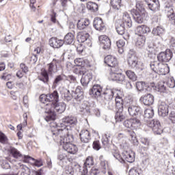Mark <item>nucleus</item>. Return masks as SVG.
I'll use <instances>...</instances> for the list:
<instances>
[{
	"instance_id": "obj_41",
	"label": "nucleus",
	"mask_w": 175,
	"mask_h": 175,
	"mask_svg": "<svg viewBox=\"0 0 175 175\" xmlns=\"http://www.w3.org/2000/svg\"><path fill=\"white\" fill-rule=\"evenodd\" d=\"M165 32V29L163 27H157L156 28H154L152 33L153 35H155L156 36H161V35H163V33Z\"/></svg>"
},
{
	"instance_id": "obj_39",
	"label": "nucleus",
	"mask_w": 175,
	"mask_h": 175,
	"mask_svg": "<svg viewBox=\"0 0 175 175\" xmlns=\"http://www.w3.org/2000/svg\"><path fill=\"white\" fill-rule=\"evenodd\" d=\"M135 44L137 47H143L146 44V37L143 36H139L137 38Z\"/></svg>"
},
{
	"instance_id": "obj_14",
	"label": "nucleus",
	"mask_w": 175,
	"mask_h": 175,
	"mask_svg": "<svg viewBox=\"0 0 175 175\" xmlns=\"http://www.w3.org/2000/svg\"><path fill=\"white\" fill-rule=\"evenodd\" d=\"M135 32L139 35V36H143V35L150 33V32H151V29L147 25H141L136 27Z\"/></svg>"
},
{
	"instance_id": "obj_27",
	"label": "nucleus",
	"mask_w": 175,
	"mask_h": 175,
	"mask_svg": "<svg viewBox=\"0 0 175 175\" xmlns=\"http://www.w3.org/2000/svg\"><path fill=\"white\" fill-rule=\"evenodd\" d=\"M104 95H110L111 98L114 96V95H116V98H122V92L119 90H108L107 92L103 93Z\"/></svg>"
},
{
	"instance_id": "obj_8",
	"label": "nucleus",
	"mask_w": 175,
	"mask_h": 175,
	"mask_svg": "<svg viewBox=\"0 0 175 175\" xmlns=\"http://www.w3.org/2000/svg\"><path fill=\"white\" fill-rule=\"evenodd\" d=\"M173 57V52L170 49H166L165 51L160 53L157 55V59L160 62H169Z\"/></svg>"
},
{
	"instance_id": "obj_15",
	"label": "nucleus",
	"mask_w": 175,
	"mask_h": 175,
	"mask_svg": "<svg viewBox=\"0 0 175 175\" xmlns=\"http://www.w3.org/2000/svg\"><path fill=\"white\" fill-rule=\"evenodd\" d=\"M139 100L146 106H150L154 103V96L151 95V94H148L142 96Z\"/></svg>"
},
{
	"instance_id": "obj_9",
	"label": "nucleus",
	"mask_w": 175,
	"mask_h": 175,
	"mask_svg": "<svg viewBox=\"0 0 175 175\" xmlns=\"http://www.w3.org/2000/svg\"><path fill=\"white\" fill-rule=\"evenodd\" d=\"M77 40L79 43H84L87 44L88 47L92 46L91 40H90V34L85 33V32H79L77 36Z\"/></svg>"
},
{
	"instance_id": "obj_37",
	"label": "nucleus",
	"mask_w": 175,
	"mask_h": 175,
	"mask_svg": "<svg viewBox=\"0 0 175 175\" xmlns=\"http://www.w3.org/2000/svg\"><path fill=\"white\" fill-rule=\"evenodd\" d=\"M116 108L118 111L124 110V100L122 98H116Z\"/></svg>"
},
{
	"instance_id": "obj_30",
	"label": "nucleus",
	"mask_w": 175,
	"mask_h": 175,
	"mask_svg": "<svg viewBox=\"0 0 175 175\" xmlns=\"http://www.w3.org/2000/svg\"><path fill=\"white\" fill-rule=\"evenodd\" d=\"M157 73L162 75H167L169 73V67L166 64H160Z\"/></svg>"
},
{
	"instance_id": "obj_48",
	"label": "nucleus",
	"mask_w": 175,
	"mask_h": 175,
	"mask_svg": "<svg viewBox=\"0 0 175 175\" xmlns=\"http://www.w3.org/2000/svg\"><path fill=\"white\" fill-rule=\"evenodd\" d=\"M130 140L133 146H139V141L136 137V133L131 132L130 134Z\"/></svg>"
},
{
	"instance_id": "obj_32",
	"label": "nucleus",
	"mask_w": 175,
	"mask_h": 175,
	"mask_svg": "<svg viewBox=\"0 0 175 175\" xmlns=\"http://www.w3.org/2000/svg\"><path fill=\"white\" fill-rule=\"evenodd\" d=\"M94 165V157L89 156L87 157L85 162L84 163V173H88V170L87 167H91Z\"/></svg>"
},
{
	"instance_id": "obj_59",
	"label": "nucleus",
	"mask_w": 175,
	"mask_h": 175,
	"mask_svg": "<svg viewBox=\"0 0 175 175\" xmlns=\"http://www.w3.org/2000/svg\"><path fill=\"white\" fill-rule=\"evenodd\" d=\"M72 93L70 94V92L69 90H66L64 93V98L67 100H70L72 99Z\"/></svg>"
},
{
	"instance_id": "obj_6",
	"label": "nucleus",
	"mask_w": 175,
	"mask_h": 175,
	"mask_svg": "<svg viewBox=\"0 0 175 175\" xmlns=\"http://www.w3.org/2000/svg\"><path fill=\"white\" fill-rule=\"evenodd\" d=\"M148 126L150 128H152L154 133L155 135H161L162 132H163V129H162V126H161V122H159V120L157 119H154L152 120H149L147 124Z\"/></svg>"
},
{
	"instance_id": "obj_61",
	"label": "nucleus",
	"mask_w": 175,
	"mask_h": 175,
	"mask_svg": "<svg viewBox=\"0 0 175 175\" xmlns=\"http://www.w3.org/2000/svg\"><path fill=\"white\" fill-rule=\"evenodd\" d=\"M124 125L126 128H129V129H132V120L131 119L127 120L124 121Z\"/></svg>"
},
{
	"instance_id": "obj_50",
	"label": "nucleus",
	"mask_w": 175,
	"mask_h": 175,
	"mask_svg": "<svg viewBox=\"0 0 175 175\" xmlns=\"http://www.w3.org/2000/svg\"><path fill=\"white\" fill-rule=\"evenodd\" d=\"M41 76H42L43 78H40V80H41V81H43L44 83H48L49 74L47 73V71H46V70H42Z\"/></svg>"
},
{
	"instance_id": "obj_20",
	"label": "nucleus",
	"mask_w": 175,
	"mask_h": 175,
	"mask_svg": "<svg viewBox=\"0 0 175 175\" xmlns=\"http://www.w3.org/2000/svg\"><path fill=\"white\" fill-rule=\"evenodd\" d=\"M23 161V162H25V163H31V162L33 161L32 163L34 165V166H36L37 167H40V166H43V163L42 162V161L35 160V159L29 156H24Z\"/></svg>"
},
{
	"instance_id": "obj_3",
	"label": "nucleus",
	"mask_w": 175,
	"mask_h": 175,
	"mask_svg": "<svg viewBox=\"0 0 175 175\" xmlns=\"http://www.w3.org/2000/svg\"><path fill=\"white\" fill-rule=\"evenodd\" d=\"M45 113L49 115L46 116L45 120L46 122H50V121H55L56 118L55 115V103L49 102L44 106Z\"/></svg>"
},
{
	"instance_id": "obj_35",
	"label": "nucleus",
	"mask_w": 175,
	"mask_h": 175,
	"mask_svg": "<svg viewBox=\"0 0 175 175\" xmlns=\"http://www.w3.org/2000/svg\"><path fill=\"white\" fill-rule=\"evenodd\" d=\"M66 109V105H65L64 103H60L58 104V103H55V110L57 111V113H59V114L64 113L65 110Z\"/></svg>"
},
{
	"instance_id": "obj_52",
	"label": "nucleus",
	"mask_w": 175,
	"mask_h": 175,
	"mask_svg": "<svg viewBox=\"0 0 175 175\" xmlns=\"http://www.w3.org/2000/svg\"><path fill=\"white\" fill-rule=\"evenodd\" d=\"M159 63L158 62H152L150 63V68L154 73H157L158 68H159Z\"/></svg>"
},
{
	"instance_id": "obj_57",
	"label": "nucleus",
	"mask_w": 175,
	"mask_h": 175,
	"mask_svg": "<svg viewBox=\"0 0 175 175\" xmlns=\"http://www.w3.org/2000/svg\"><path fill=\"white\" fill-rule=\"evenodd\" d=\"M48 72L51 75H52V73L55 72V68L54 66V63H50L49 64H48Z\"/></svg>"
},
{
	"instance_id": "obj_63",
	"label": "nucleus",
	"mask_w": 175,
	"mask_h": 175,
	"mask_svg": "<svg viewBox=\"0 0 175 175\" xmlns=\"http://www.w3.org/2000/svg\"><path fill=\"white\" fill-rule=\"evenodd\" d=\"M167 174L175 175V167H172L167 170Z\"/></svg>"
},
{
	"instance_id": "obj_46",
	"label": "nucleus",
	"mask_w": 175,
	"mask_h": 175,
	"mask_svg": "<svg viewBox=\"0 0 175 175\" xmlns=\"http://www.w3.org/2000/svg\"><path fill=\"white\" fill-rule=\"evenodd\" d=\"M87 9L92 12H96L98 10V4L96 3L89 1L87 3Z\"/></svg>"
},
{
	"instance_id": "obj_44",
	"label": "nucleus",
	"mask_w": 175,
	"mask_h": 175,
	"mask_svg": "<svg viewBox=\"0 0 175 175\" xmlns=\"http://www.w3.org/2000/svg\"><path fill=\"white\" fill-rule=\"evenodd\" d=\"M144 118H152L154 117V109L148 108L144 111Z\"/></svg>"
},
{
	"instance_id": "obj_45",
	"label": "nucleus",
	"mask_w": 175,
	"mask_h": 175,
	"mask_svg": "<svg viewBox=\"0 0 175 175\" xmlns=\"http://www.w3.org/2000/svg\"><path fill=\"white\" fill-rule=\"evenodd\" d=\"M126 75L132 81H136L137 80V75L132 70L126 71Z\"/></svg>"
},
{
	"instance_id": "obj_23",
	"label": "nucleus",
	"mask_w": 175,
	"mask_h": 175,
	"mask_svg": "<svg viewBox=\"0 0 175 175\" xmlns=\"http://www.w3.org/2000/svg\"><path fill=\"white\" fill-rule=\"evenodd\" d=\"M58 160L59 161V165L62 166H66V163H70V159L65 153H60L58 156Z\"/></svg>"
},
{
	"instance_id": "obj_56",
	"label": "nucleus",
	"mask_w": 175,
	"mask_h": 175,
	"mask_svg": "<svg viewBox=\"0 0 175 175\" xmlns=\"http://www.w3.org/2000/svg\"><path fill=\"white\" fill-rule=\"evenodd\" d=\"M8 142V137L5 134L0 131V143L5 144V143Z\"/></svg>"
},
{
	"instance_id": "obj_34",
	"label": "nucleus",
	"mask_w": 175,
	"mask_h": 175,
	"mask_svg": "<svg viewBox=\"0 0 175 175\" xmlns=\"http://www.w3.org/2000/svg\"><path fill=\"white\" fill-rule=\"evenodd\" d=\"M66 44H72L75 42V34L72 33H68L64 36V40H63Z\"/></svg>"
},
{
	"instance_id": "obj_17",
	"label": "nucleus",
	"mask_w": 175,
	"mask_h": 175,
	"mask_svg": "<svg viewBox=\"0 0 175 175\" xmlns=\"http://www.w3.org/2000/svg\"><path fill=\"white\" fill-rule=\"evenodd\" d=\"M149 9L152 12H157L159 10V1L158 0H145Z\"/></svg>"
},
{
	"instance_id": "obj_53",
	"label": "nucleus",
	"mask_w": 175,
	"mask_h": 175,
	"mask_svg": "<svg viewBox=\"0 0 175 175\" xmlns=\"http://www.w3.org/2000/svg\"><path fill=\"white\" fill-rule=\"evenodd\" d=\"M75 172L73 171V167L71 165L66 166L65 174L66 175H73Z\"/></svg>"
},
{
	"instance_id": "obj_26",
	"label": "nucleus",
	"mask_w": 175,
	"mask_h": 175,
	"mask_svg": "<svg viewBox=\"0 0 175 175\" xmlns=\"http://www.w3.org/2000/svg\"><path fill=\"white\" fill-rule=\"evenodd\" d=\"M90 25V20L87 18H81L78 21L77 23V28L78 29H85V28H87Z\"/></svg>"
},
{
	"instance_id": "obj_13",
	"label": "nucleus",
	"mask_w": 175,
	"mask_h": 175,
	"mask_svg": "<svg viewBox=\"0 0 175 175\" xmlns=\"http://www.w3.org/2000/svg\"><path fill=\"white\" fill-rule=\"evenodd\" d=\"M158 113L161 117H167L169 115V105L166 103H161L158 107Z\"/></svg>"
},
{
	"instance_id": "obj_40",
	"label": "nucleus",
	"mask_w": 175,
	"mask_h": 175,
	"mask_svg": "<svg viewBox=\"0 0 175 175\" xmlns=\"http://www.w3.org/2000/svg\"><path fill=\"white\" fill-rule=\"evenodd\" d=\"M10 154L14 157V158H16V159H18L20 158H23V154L15 148H11L10 150Z\"/></svg>"
},
{
	"instance_id": "obj_24",
	"label": "nucleus",
	"mask_w": 175,
	"mask_h": 175,
	"mask_svg": "<svg viewBox=\"0 0 175 175\" xmlns=\"http://www.w3.org/2000/svg\"><path fill=\"white\" fill-rule=\"evenodd\" d=\"M123 161L132 163L135 161V154L132 152H124L123 153Z\"/></svg>"
},
{
	"instance_id": "obj_38",
	"label": "nucleus",
	"mask_w": 175,
	"mask_h": 175,
	"mask_svg": "<svg viewBox=\"0 0 175 175\" xmlns=\"http://www.w3.org/2000/svg\"><path fill=\"white\" fill-rule=\"evenodd\" d=\"M124 110L117 111L115 119L116 122H121V121H124L125 120V114L123 112Z\"/></svg>"
},
{
	"instance_id": "obj_62",
	"label": "nucleus",
	"mask_w": 175,
	"mask_h": 175,
	"mask_svg": "<svg viewBox=\"0 0 175 175\" xmlns=\"http://www.w3.org/2000/svg\"><path fill=\"white\" fill-rule=\"evenodd\" d=\"M116 44H117L118 49H121L125 46V41L124 40H119L116 42Z\"/></svg>"
},
{
	"instance_id": "obj_2",
	"label": "nucleus",
	"mask_w": 175,
	"mask_h": 175,
	"mask_svg": "<svg viewBox=\"0 0 175 175\" xmlns=\"http://www.w3.org/2000/svg\"><path fill=\"white\" fill-rule=\"evenodd\" d=\"M136 8L137 10L133 11V19L137 24H142L146 16H147V12L143 8V5L140 4L139 2L137 3Z\"/></svg>"
},
{
	"instance_id": "obj_42",
	"label": "nucleus",
	"mask_w": 175,
	"mask_h": 175,
	"mask_svg": "<svg viewBox=\"0 0 175 175\" xmlns=\"http://www.w3.org/2000/svg\"><path fill=\"white\" fill-rule=\"evenodd\" d=\"M111 5L115 10L121 9V0H111Z\"/></svg>"
},
{
	"instance_id": "obj_4",
	"label": "nucleus",
	"mask_w": 175,
	"mask_h": 175,
	"mask_svg": "<svg viewBox=\"0 0 175 175\" xmlns=\"http://www.w3.org/2000/svg\"><path fill=\"white\" fill-rule=\"evenodd\" d=\"M76 124H77V118H76V117L66 116L62 119V122L59 126L61 129H68V131H72V128H70L69 126H75Z\"/></svg>"
},
{
	"instance_id": "obj_31",
	"label": "nucleus",
	"mask_w": 175,
	"mask_h": 175,
	"mask_svg": "<svg viewBox=\"0 0 175 175\" xmlns=\"http://www.w3.org/2000/svg\"><path fill=\"white\" fill-rule=\"evenodd\" d=\"M128 111L130 116H137L140 113V107L136 105H130L128 107Z\"/></svg>"
},
{
	"instance_id": "obj_60",
	"label": "nucleus",
	"mask_w": 175,
	"mask_h": 175,
	"mask_svg": "<svg viewBox=\"0 0 175 175\" xmlns=\"http://www.w3.org/2000/svg\"><path fill=\"white\" fill-rule=\"evenodd\" d=\"M84 62V59L81 58H77L75 59V64L77 66H81Z\"/></svg>"
},
{
	"instance_id": "obj_21",
	"label": "nucleus",
	"mask_w": 175,
	"mask_h": 175,
	"mask_svg": "<svg viewBox=\"0 0 175 175\" xmlns=\"http://www.w3.org/2000/svg\"><path fill=\"white\" fill-rule=\"evenodd\" d=\"M91 80H92V73L85 72V74H83L81 79V83L83 87H87Z\"/></svg>"
},
{
	"instance_id": "obj_58",
	"label": "nucleus",
	"mask_w": 175,
	"mask_h": 175,
	"mask_svg": "<svg viewBox=\"0 0 175 175\" xmlns=\"http://www.w3.org/2000/svg\"><path fill=\"white\" fill-rule=\"evenodd\" d=\"M168 120L172 122V124H175V112L174 111H172L169 116H168Z\"/></svg>"
},
{
	"instance_id": "obj_55",
	"label": "nucleus",
	"mask_w": 175,
	"mask_h": 175,
	"mask_svg": "<svg viewBox=\"0 0 175 175\" xmlns=\"http://www.w3.org/2000/svg\"><path fill=\"white\" fill-rule=\"evenodd\" d=\"M168 87L170 88H174L175 87V81H174V78L172 77V78H170L167 81V83Z\"/></svg>"
},
{
	"instance_id": "obj_18",
	"label": "nucleus",
	"mask_w": 175,
	"mask_h": 175,
	"mask_svg": "<svg viewBox=\"0 0 175 175\" xmlns=\"http://www.w3.org/2000/svg\"><path fill=\"white\" fill-rule=\"evenodd\" d=\"M64 40H59L57 38H51L49 40V44L53 49H59V47H62L64 46Z\"/></svg>"
},
{
	"instance_id": "obj_11",
	"label": "nucleus",
	"mask_w": 175,
	"mask_h": 175,
	"mask_svg": "<svg viewBox=\"0 0 175 175\" xmlns=\"http://www.w3.org/2000/svg\"><path fill=\"white\" fill-rule=\"evenodd\" d=\"M109 77L113 81H118V83H125V75L122 72H118L116 71H111L109 73Z\"/></svg>"
},
{
	"instance_id": "obj_33",
	"label": "nucleus",
	"mask_w": 175,
	"mask_h": 175,
	"mask_svg": "<svg viewBox=\"0 0 175 175\" xmlns=\"http://www.w3.org/2000/svg\"><path fill=\"white\" fill-rule=\"evenodd\" d=\"M167 17L175 25V14L173 8L168 7L165 9Z\"/></svg>"
},
{
	"instance_id": "obj_29",
	"label": "nucleus",
	"mask_w": 175,
	"mask_h": 175,
	"mask_svg": "<svg viewBox=\"0 0 175 175\" xmlns=\"http://www.w3.org/2000/svg\"><path fill=\"white\" fill-rule=\"evenodd\" d=\"M17 169H20L21 170V175H29L31 174V170L29 167H27L26 165H21V163H18L16 165Z\"/></svg>"
},
{
	"instance_id": "obj_16",
	"label": "nucleus",
	"mask_w": 175,
	"mask_h": 175,
	"mask_svg": "<svg viewBox=\"0 0 175 175\" xmlns=\"http://www.w3.org/2000/svg\"><path fill=\"white\" fill-rule=\"evenodd\" d=\"M104 62L111 68H114L117 66V65H118L117 58L114 57V56L112 55H107V57H105Z\"/></svg>"
},
{
	"instance_id": "obj_28",
	"label": "nucleus",
	"mask_w": 175,
	"mask_h": 175,
	"mask_svg": "<svg viewBox=\"0 0 175 175\" xmlns=\"http://www.w3.org/2000/svg\"><path fill=\"white\" fill-rule=\"evenodd\" d=\"M72 96L74 99H81L83 98V90L81 87L78 86L75 91H72Z\"/></svg>"
},
{
	"instance_id": "obj_36",
	"label": "nucleus",
	"mask_w": 175,
	"mask_h": 175,
	"mask_svg": "<svg viewBox=\"0 0 175 175\" xmlns=\"http://www.w3.org/2000/svg\"><path fill=\"white\" fill-rule=\"evenodd\" d=\"M141 148L144 151H147L150 148V140L147 138H141Z\"/></svg>"
},
{
	"instance_id": "obj_25",
	"label": "nucleus",
	"mask_w": 175,
	"mask_h": 175,
	"mask_svg": "<svg viewBox=\"0 0 175 175\" xmlns=\"http://www.w3.org/2000/svg\"><path fill=\"white\" fill-rule=\"evenodd\" d=\"M123 24L124 25H126L128 28H132V19L131 18V16L128 12H124L123 13Z\"/></svg>"
},
{
	"instance_id": "obj_43",
	"label": "nucleus",
	"mask_w": 175,
	"mask_h": 175,
	"mask_svg": "<svg viewBox=\"0 0 175 175\" xmlns=\"http://www.w3.org/2000/svg\"><path fill=\"white\" fill-rule=\"evenodd\" d=\"M154 90L159 92H166V87L165 86V83H163V81H160L155 87Z\"/></svg>"
},
{
	"instance_id": "obj_64",
	"label": "nucleus",
	"mask_w": 175,
	"mask_h": 175,
	"mask_svg": "<svg viewBox=\"0 0 175 175\" xmlns=\"http://www.w3.org/2000/svg\"><path fill=\"white\" fill-rule=\"evenodd\" d=\"M129 174V175H140V174H139V172H137V170H136L135 169L130 170Z\"/></svg>"
},
{
	"instance_id": "obj_51",
	"label": "nucleus",
	"mask_w": 175,
	"mask_h": 175,
	"mask_svg": "<svg viewBox=\"0 0 175 175\" xmlns=\"http://www.w3.org/2000/svg\"><path fill=\"white\" fill-rule=\"evenodd\" d=\"M136 87L137 90L138 91H143L146 87H147V85L146 84V82L144 81H138L136 83Z\"/></svg>"
},
{
	"instance_id": "obj_10",
	"label": "nucleus",
	"mask_w": 175,
	"mask_h": 175,
	"mask_svg": "<svg viewBox=\"0 0 175 175\" xmlns=\"http://www.w3.org/2000/svg\"><path fill=\"white\" fill-rule=\"evenodd\" d=\"M98 40L100 46L104 50H109L111 47V41L107 36L103 35L98 37Z\"/></svg>"
},
{
	"instance_id": "obj_47",
	"label": "nucleus",
	"mask_w": 175,
	"mask_h": 175,
	"mask_svg": "<svg viewBox=\"0 0 175 175\" xmlns=\"http://www.w3.org/2000/svg\"><path fill=\"white\" fill-rule=\"evenodd\" d=\"M142 125V123L140 122V120L137 118H132L131 119V126L132 129H136L139 128Z\"/></svg>"
},
{
	"instance_id": "obj_1",
	"label": "nucleus",
	"mask_w": 175,
	"mask_h": 175,
	"mask_svg": "<svg viewBox=\"0 0 175 175\" xmlns=\"http://www.w3.org/2000/svg\"><path fill=\"white\" fill-rule=\"evenodd\" d=\"M57 136L60 137L59 143L62 146L64 150L69 154H76L78 149L76 145L72 144L73 142V131L68 129H57L53 133V137L55 140Z\"/></svg>"
},
{
	"instance_id": "obj_19",
	"label": "nucleus",
	"mask_w": 175,
	"mask_h": 175,
	"mask_svg": "<svg viewBox=\"0 0 175 175\" xmlns=\"http://www.w3.org/2000/svg\"><path fill=\"white\" fill-rule=\"evenodd\" d=\"M82 143H89L91 140V133L88 130H82L79 134Z\"/></svg>"
},
{
	"instance_id": "obj_5",
	"label": "nucleus",
	"mask_w": 175,
	"mask_h": 175,
	"mask_svg": "<svg viewBox=\"0 0 175 175\" xmlns=\"http://www.w3.org/2000/svg\"><path fill=\"white\" fill-rule=\"evenodd\" d=\"M58 99H59V96L57 91H54L52 94H42L40 96V100L42 103H46V102L58 103Z\"/></svg>"
},
{
	"instance_id": "obj_12",
	"label": "nucleus",
	"mask_w": 175,
	"mask_h": 175,
	"mask_svg": "<svg viewBox=\"0 0 175 175\" xmlns=\"http://www.w3.org/2000/svg\"><path fill=\"white\" fill-rule=\"evenodd\" d=\"M102 91H103V88L97 84L93 85L92 89L90 90L89 94L94 98H100V95H102Z\"/></svg>"
},
{
	"instance_id": "obj_7",
	"label": "nucleus",
	"mask_w": 175,
	"mask_h": 175,
	"mask_svg": "<svg viewBox=\"0 0 175 175\" xmlns=\"http://www.w3.org/2000/svg\"><path fill=\"white\" fill-rule=\"evenodd\" d=\"M127 64L131 69H135L137 66V57H136V53L133 50L129 51Z\"/></svg>"
},
{
	"instance_id": "obj_49",
	"label": "nucleus",
	"mask_w": 175,
	"mask_h": 175,
	"mask_svg": "<svg viewBox=\"0 0 175 175\" xmlns=\"http://www.w3.org/2000/svg\"><path fill=\"white\" fill-rule=\"evenodd\" d=\"M125 25L124 23H117L116 24V31L119 35L124 33L125 32Z\"/></svg>"
},
{
	"instance_id": "obj_22",
	"label": "nucleus",
	"mask_w": 175,
	"mask_h": 175,
	"mask_svg": "<svg viewBox=\"0 0 175 175\" xmlns=\"http://www.w3.org/2000/svg\"><path fill=\"white\" fill-rule=\"evenodd\" d=\"M93 25L97 31H103L105 29V23H103V21L100 18H95Z\"/></svg>"
},
{
	"instance_id": "obj_54",
	"label": "nucleus",
	"mask_w": 175,
	"mask_h": 175,
	"mask_svg": "<svg viewBox=\"0 0 175 175\" xmlns=\"http://www.w3.org/2000/svg\"><path fill=\"white\" fill-rule=\"evenodd\" d=\"M0 162H1V165L3 169H9L10 167V165L8 164L7 161H3L2 157H0Z\"/></svg>"
}]
</instances>
